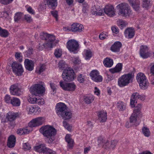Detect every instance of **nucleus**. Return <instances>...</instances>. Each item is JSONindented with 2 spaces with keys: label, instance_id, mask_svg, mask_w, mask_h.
I'll list each match as a JSON object with an SVG mask.
<instances>
[{
  "label": "nucleus",
  "instance_id": "nucleus-8",
  "mask_svg": "<svg viewBox=\"0 0 154 154\" xmlns=\"http://www.w3.org/2000/svg\"><path fill=\"white\" fill-rule=\"evenodd\" d=\"M90 76L91 79L97 82H101L103 79L102 76L100 75V73L97 70H93L90 73Z\"/></svg>",
  "mask_w": 154,
  "mask_h": 154
},
{
  "label": "nucleus",
  "instance_id": "nucleus-6",
  "mask_svg": "<svg viewBox=\"0 0 154 154\" xmlns=\"http://www.w3.org/2000/svg\"><path fill=\"white\" fill-rule=\"evenodd\" d=\"M133 79L132 75L130 73L123 75L118 79V85L120 87L127 86L132 82Z\"/></svg>",
  "mask_w": 154,
  "mask_h": 154
},
{
  "label": "nucleus",
  "instance_id": "nucleus-12",
  "mask_svg": "<svg viewBox=\"0 0 154 154\" xmlns=\"http://www.w3.org/2000/svg\"><path fill=\"white\" fill-rule=\"evenodd\" d=\"M98 142L99 143L98 145L102 144L103 147L106 149L107 148H109L110 146H111V147H112V145L115 146L114 144L116 143V141L113 140L112 141L111 144L110 146L109 145L110 143L107 140H104L102 137H100L98 139Z\"/></svg>",
  "mask_w": 154,
  "mask_h": 154
},
{
  "label": "nucleus",
  "instance_id": "nucleus-1",
  "mask_svg": "<svg viewBox=\"0 0 154 154\" xmlns=\"http://www.w3.org/2000/svg\"><path fill=\"white\" fill-rule=\"evenodd\" d=\"M39 131L46 137V140L49 143H52L55 140L57 131L53 127L48 125L42 126L40 128Z\"/></svg>",
  "mask_w": 154,
  "mask_h": 154
},
{
  "label": "nucleus",
  "instance_id": "nucleus-9",
  "mask_svg": "<svg viewBox=\"0 0 154 154\" xmlns=\"http://www.w3.org/2000/svg\"><path fill=\"white\" fill-rule=\"evenodd\" d=\"M45 121V118L43 117H39L32 119L29 122V125L35 127L42 125Z\"/></svg>",
  "mask_w": 154,
  "mask_h": 154
},
{
  "label": "nucleus",
  "instance_id": "nucleus-17",
  "mask_svg": "<svg viewBox=\"0 0 154 154\" xmlns=\"http://www.w3.org/2000/svg\"><path fill=\"white\" fill-rule=\"evenodd\" d=\"M122 44L119 41L115 42L110 48V49L113 52L118 53L120 51Z\"/></svg>",
  "mask_w": 154,
  "mask_h": 154
},
{
  "label": "nucleus",
  "instance_id": "nucleus-47",
  "mask_svg": "<svg viewBox=\"0 0 154 154\" xmlns=\"http://www.w3.org/2000/svg\"><path fill=\"white\" fill-rule=\"evenodd\" d=\"M9 33L6 29H3L0 27V35L5 37L8 36Z\"/></svg>",
  "mask_w": 154,
  "mask_h": 154
},
{
  "label": "nucleus",
  "instance_id": "nucleus-45",
  "mask_svg": "<svg viewBox=\"0 0 154 154\" xmlns=\"http://www.w3.org/2000/svg\"><path fill=\"white\" fill-rule=\"evenodd\" d=\"M142 6L143 8L147 9L150 6L151 4L149 0H142Z\"/></svg>",
  "mask_w": 154,
  "mask_h": 154
},
{
  "label": "nucleus",
  "instance_id": "nucleus-58",
  "mask_svg": "<svg viewBox=\"0 0 154 154\" xmlns=\"http://www.w3.org/2000/svg\"><path fill=\"white\" fill-rule=\"evenodd\" d=\"M41 111V109L38 106H35L34 107L33 113L34 114H38Z\"/></svg>",
  "mask_w": 154,
  "mask_h": 154
},
{
  "label": "nucleus",
  "instance_id": "nucleus-14",
  "mask_svg": "<svg viewBox=\"0 0 154 154\" xmlns=\"http://www.w3.org/2000/svg\"><path fill=\"white\" fill-rule=\"evenodd\" d=\"M10 92L13 95L19 96L21 94V89L18 87L17 84H14L11 86L10 88Z\"/></svg>",
  "mask_w": 154,
  "mask_h": 154
},
{
  "label": "nucleus",
  "instance_id": "nucleus-40",
  "mask_svg": "<svg viewBox=\"0 0 154 154\" xmlns=\"http://www.w3.org/2000/svg\"><path fill=\"white\" fill-rule=\"evenodd\" d=\"M117 23L118 26L122 29L125 27L128 24V23L126 21L120 19L117 20Z\"/></svg>",
  "mask_w": 154,
  "mask_h": 154
},
{
  "label": "nucleus",
  "instance_id": "nucleus-37",
  "mask_svg": "<svg viewBox=\"0 0 154 154\" xmlns=\"http://www.w3.org/2000/svg\"><path fill=\"white\" fill-rule=\"evenodd\" d=\"M150 69V71L151 75L149 79L151 84L153 85L154 84V63H152Z\"/></svg>",
  "mask_w": 154,
  "mask_h": 154
},
{
  "label": "nucleus",
  "instance_id": "nucleus-18",
  "mask_svg": "<svg viewBox=\"0 0 154 154\" xmlns=\"http://www.w3.org/2000/svg\"><path fill=\"white\" fill-rule=\"evenodd\" d=\"M142 116L140 115H138L137 114L133 113L130 118V123L131 125H138L139 123L138 122V120Z\"/></svg>",
  "mask_w": 154,
  "mask_h": 154
},
{
  "label": "nucleus",
  "instance_id": "nucleus-36",
  "mask_svg": "<svg viewBox=\"0 0 154 154\" xmlns=\"http://www.w3.org/2000/svg\"><path fill=\"white\" fill-rule=\"evenodd\" d=\"M117 106L119 111H123L125 109L126 104L123 102L119 101L117 103Z\"/></svg>",
  "mask_w": 154,
  "mask_h": 154
},
{
  "label": "nucleus",
  "instance_id": "nucleus-39",
  "mask_svg": "<svg viewBox=\"0 0 154 154\" xmlns=\"http://www.w3.org/2000/svg\"><path fill=\"white\" fill-rule=\"evenodd\" d=\"M142 106V104H138L135 107V109L134 110L133 113L136 114L138 115H140L142 116V114L141 112Z\"/></svg>",
  "mask_w": 154,
  "mask_h": 154
},
{
  "label": "nucleus",
  "instance_id": "nucleus-15",
  "mask_svg": "<svg viewBox=\"0 0 154 154\" xmlns=\"http://www.w3.org/2000/svg\"><path fill=\"white\" fill-rule=\"evenodd\" d=\"M47 41L46 42L45 44L42 45V44L41 45V48L40 46H39V48H38L39 50H42L43 48L46 47L50 48H52L54 46H55L57 43V42L55 41V38L53 40L51 39H48L46 40Z\"/></svg>",
  "mask_w": 154,
  "mask_h": 154
},
{
  "label": "nucleus",
  "instance_id": "nucleus-21",
  "mask_svg": "<svg viewBox=\"0 0 154 154\" xmlns=\"http://www.w3.org/2000/svg\"><path fill=\"white\" fill-rule=\"evenodd\" d=\"M125 37L128 38H132L134 35L135 31L132 28H128L125 29Z\"/></svg>",
  "mask_w": 154,
  "mask_h": 154
},
{
  "label": "nucleus",
  "instance_id": "nucleus-57",
  "mask_svg": "<svg viewBox=\"0 0 154 154\" xmlns=\"http://www.w3.org/2000/svg\"><path fill=\"white\" fill-rule=\"evenodd\" d=\"M148 50L149 48L146 45H142L140 47V52H141V53L142 54H143V51L146 52Z\"/></svg>",
  "mask_w": 154,
  "mask_h": 154
},
{
  "label": "nucleus",
  "instance_id": "nucleus-30",
  "mask_svg": "<svg viewBox=\"0 0 154 154\" xmlns=\"http://www.w3.org/2000/svg\"><path fill=\"white\" fill-rule=\"evenodd\" d=\"M48 149L43 144H41L34 147V149L36 151L39 153H42L44 154H45V152H46Z\"/></svg>",
  "mask_w": 154,
  "mask_h": 154
},
{
  "label": "nucleus",
  "instance_id": "nucleus-38",
  "mask_svg": "<svg viewBox=\"0 0 154 154\" xmlns=\"http://www.w3.org/2000/svg\"><path fill=\"white\" fill-rule=\"evenodd\" d=\"M142 132L146 137H149L151 135V132L149 129L146 126H144L142 128Z\"/></svg>",
  "mask_w": 154,
  "mask_h": 154
},
{
  "label": "nucleus",
  "instance_id": "nucleus-64",
  "mask_svg": "<svg viewBox=\"0 0 154 154\" xmlns=\"http://www.w3.org/2000/svg\"><path fill=\"white\" fill-rule=\"evenodd\" d=\"M45 154H56L55 151L48 148Z\"/></svg>",
  "mask_w": 154,
  "mask_h": 154
},
{
  "label": "nucleus",
  "instance_id": "nucleus-56",
  "mask_svg": "<svg viewBox=\"0 0 154 154\" xmlns=\"http://www.w3.org/2000/svg\"><path fill=\"white\" fill-rule=\"evenodd\" d=\"M93 92L94 94L99 97L100 95L101 91L97 87H95L93 89Z\"/></svg>",
  "mask_w": 154,
  "mask_h": 154
},
{
  "label": "nucleus",
  "instance_id": "nucleus-3",
  "mask_svg": "<svg viewBox=\"0 0 154 154\" xmlns=\"http://www.w3.org/2000/svg\"><path fill=\"white\" fill-rule=\"evenodd\" d=\"M116 8L118 10V14L120 16L128 18L132 14L130 7L126 3H121L118 5Z\"/></svg>",
  "mask_w": 154,
  "mask_h": 154
},
{
  "label": "nucleus",
  "instance_id": "nucleus-13",
  "mask_svg": "<svg viewBox=\"0 0 154 154\" xmlns=\"http://www.w3.org/2000/svg\"><path fill=\"white\" fill-rule=\"evenodd\" d=\"M84 28L83 26L80 23H74L72 24L68 30L74 32H81Z\"/></svg>",
  "mask_w": 154,
  "mask_h": 154
},
{
  "label": "nucleus",
  "instance_id": "nucleus-50",
  "mask_svg": "<svg viewBox=\"0 0 154 154\" xmlns=\"http://www.w3.org/2000/svg\"><path fill=\"white\" fill-rule=\"evenodd\" d=\"M54 55L57 58L60 57L62 54V51L61 49L57 48L54 51Z\"/></svg>",
  "mask_w": 154,
  "mask_h": 154
},
{
  "label": "nucleus",
  "instance_id": "nucleus-54",
  "mask_svg": "<svg viewBox=\"0 0 154 154\" xmlns=\"http://www.w3.org/2000/svg\"><path fill=\"white\" fill-rule=\"evenodd\" d=\"M72 60L73 63L76 64H79L81 63V60L78 57H72Z\"/></svg>",
  "mask_w": 154,
  "mask_h": 154
},
{
  "label": "nucleus",
  "instance_id": "nucleus-32",
  "mask_svg": "<svg viewBox=\"0 0 154 154\" xmlns=\"http://www.w3.org/2000/svg\"><path fill=\"white\" fill-rule=\"evenodd\" d=\"M139 87L142 89L145 90L147 89L149 86V83L148 79L138 83Z\"/></svg>",
  "mask_w": 154,
  "mask_h": 154
},
{
  "label": "nucleus",
  "instance_id": "nucleus-48",
  "mask_svg": "<svg viewBox=\"0 0 154 154\" xmlns=\"http://www.w3.org/2000/svg\"><path fill=\"white\" fill-rule=\"evenodd\" d=\"M74 117L72 111L70 110H68V122L70 121L72 122V121L74 122Z\"/></svg>",
  "mask_w": 154,
  "mask_h": 154
},
{
  "label": "nucleus",
  "instance_id": "nucleus-41",
  "mask_svg": "<svg viewBox=\"0 0 154 154\" xmlns=\"http://www.w3.org/2000/svg\"><path fill=\"white\" fill-rule=\"evenodd\" d=\"M46 69V66L44 64H40L38 66L36 69V72L37 73L40 74L44 71Z\"/></svg>",
  "mask_w": 154,
  "mask_h": 154
},
{
  "label": "nucleus",
  "instance_id": "nucleus-59",
  "mask_svg": "<svg viewBox=\"0 0 154 154\" xmlns=\"http://www.w3.org/2000/svg\"><path fill=\"white\" fill-rule=\"evenodd\" d=\"M22 16V14L21 13H16L14 17V20L15 21H18L21 19Z\"/></svg>",
  "mask_w": 154,
  "mask_h": 154
},
{
  "label": "nucleus",
  "instance_id": "nucleus-42",
  "mask_svg": "<svg viewBox=\"0 0 154 154\" xmlns=\"http://www.w3.org/2000/svg\"><path fill=\"white\" fill-rule=\"evenodd\" d=\"M152 53L150 51H147L146 52L143 51V54H142L141 52H140V56L143 58L146 59L150 57L152 55Z\"/></svg>",
  "mask_w": 154,
  "mask_h": 154
},
{
  "label": "nucleus",
  "instance_id": "nucleus-51",
  "mask_svg": "<svg viewBox=\"0 0 154 154\" xmlns=\"http://www.w3.org/2000/svg\"><path fill=\"white\" fill-rule=\"evenodd\" d=\"M45 103V100L43 98L40 97H38L36 104L39 105H42Z\"/></svg>",
  "mask_w": 154,
  "mask_h": 154
},
{
  "label": "nucleus",
  "instance_id": "nucleus-60",
  "mask_svg": "<svg viewBox=\"0 0 154 154\" xmlns=\"http://www.w3.org/2000/svg\"><path fill=\"white\" fill-rule=\"evenodd\" d=\"M108 36V33L106 32H103L99 35V38L100 39L103 40L107 38Z\"/></svg>",
  "mask_w": 154,
  "mask_h": 154
},
{
  "label": "nucleus",
  "instance_id": "nucleus-43",
  "mask_svg": "<svg viewBox=\"0 0 154 154\" xmlns=\"http://www.w3.org/2000/svg\"><path fill=\"white\" fill-rule=\"evenodd\" d=\"M70 136L68 134V149H72L75 144L73 140L70 138Z\"/></svg>",
  "mask_w": 154,
  "mask_h": 154
},
{
  "label": "nucleus",
  "instance_id": "nucleus-46",
  "mask_svg": "<svg viewBox=\"0 0 154 154\" xmlns=\"http://www.w3.org/2000/svg\"><path fill=\"white\" fill-rule=\"evenodd\" d=\"M33 127L29 125V122L28 126L23 128L25 134H28L31 132L33 130L32 128Z\"/></svg>",
  "mask_w": 154,
  "mask_h": 154
},
{
  "label": "nucleus",
  "instance_id": "nucleus-19",
  "mask_svg": "<svg viewBox=\"0 0 154 154\" xmlns=\"http://www.w3.org/2000/svg\"><path fill=\"white\" fill-rule=\"evenodd\" d=\"M91 13L95 15H102L103 14V11L99 6H95L93 7L91 9Z\"/></svg>",
  "mask_w": 154,
  "mask_h": 154
},
{
  "label": "nucleus",
  "instance_id": "nucleus-33",
  "mask_svg": "<svg viewBox=\"0 0 154 154\" xmlns=\"http://www.w3.org/2000/svg\"><path fill=\"white\" fill-rule=\"evenodd\" d=\"M83 54L86 60L90 59L92 56V53L90 50H84Z\"/></svg>",
  "mask_w": 154,
  "mask_h": 154
},
{
  "label": "nucleus",
  "instance_id": "nucleus-11",
  "mask_svg": "<svg viewBox=\"0 0 154 154\" xmlns=\"http://www.w3.org/2000/svg\"><path fill=\"white\" fill-rule=\"evenodd\" d=\"M104 12L108 16L113 17L116 15V12L114 7L111 5H108L104 8Z\"/></svg>",
  "mask_w": 154,
  "mask_h": 154
},
{
  "label": "nucleus",
  "instance_id": "nucleus-61",
  "mask_svg": "<svg viewBox=\"0 0 154 154\" xmlns=\"http://www.w3.org/2000/svg\"><path fill=\"white\" fill-rule=\"evenodd\" d=\"M31 148L30 145L27 143L23 144V148L25 150H28Z\"/></svg>",
  "mask_w": 154,
  "mask_h": 154
},
{
  "label": "nucleus",
  "instance_id": "nucleus-53",
  "mask_svg": "<svg viewBox=\"0 0 154 154\" xmlns=\"http://www.w3.org/2000/svg\"><path fill=\"white\" fill-rule=\"evenodd\" d=\"M77 80L79 83H83L85 81V77L82 74H79L78 75Z\"/></svg>",
  "mask_w": 154,
  "mask_h": 154
},
{
  "label": "nucleus",
  "instance_id": "nucleus-52",
  "mask_svg": "<svg viewBox=\"0 0 154 154\" xmlns=\"http://www.w3.org/2000/svg\"><path fill=\"white\" fill-rule=\"evenodd\" d=\"M15 56L16 60L20 62H21L22 61L23 56L21 53L16 52Z\"/></svg>",
  "mask_w": 154,
  "mask_h": 154
},
{
  "label": "nucleus",
  "instance_id": "nucleus-63",
  "mask_svg": "<svg viewBox=\"0 0 154 154\" xmlns=\"http://www.w3.org/2000/svg\"><path fill=\"white\" fill-rule=\"evenodd\" d=\"M11 97L10 95H6L5 97V101L7 103H11Z\"/></svg>",
  "mask_w": 154,
  "mask_h": 154
},
{
  "label": "nucleus",
  "instance_id": "nucleus-5",
  "mask_svg": "<svg viewBox=\"0 0 154 154\" xmlns=\"http://www.w3.org/2000/svg\"><path fill=\"white\" fill-rule=\"evenodd\" d=\"M45 85L44 82H41L31 86L30 91L32 94L35 95H42L45 91Z\"/></svg>",
  "mask_w": 154,
  "mask_h": 154
},
{
  "label": "nucleus",
  "instance_id": "nucleus-24",
  "mask_svg": "<svg viewBox=\"0 0 154 154\" xmlns=\"http://www.w3.org/2000/svg\"><path fill=\"white\" fill-rule=\"evenodd\" d=\"M76 77L74 70L71 67L68 68V81L74 80Z\"/></svg>",
  "mask_w": 154,
  "mask_h": 154
},
{
  "label": "nucleus",
  "instance_id": "nucleus-62",
  "mask_svg": "<svg viewBox=\"0 0 154 154\" xmlns=\"http://www.w3.org/2000/svg\"><path fill=\"white\" fill-rule=\"evenodd\" d=\"M52 15L55 18L56 21L58 19V12L56 11H51Z\"/></svg>",
  "mask_w": 154,
  "mask_h": 154
},
{
  "label": "nucleus",
  "instance_id": "nucleus-29",
  "mask_svg": "<svg viewBox=\"0 0 154 154\" xmlns=\"http://www.w3.org/2000/svg\"><path fill=\"white\" fill-rule=\"evenodd\" d=\"M40 37L42 39L46 40H47L48 39L53 40L55 39V36L54 35L44 33H41Z\"/></svg>",
  "mask_w": 154,
  "mask_h": 154
},
{
  "label": "nucleus",
  "instance_id": "nucleus-25",
  "mask_svg": "<svg viewBox=\"0 0 154 154\" xmlns=\"http://www.w3.org/2000/svg\"><path fill=\"white\" fill-rule=\"evenodd\" d=\"M45 2L48 7L52 9H54L57 5V0H45Z\"/></svg>",
  "mask_w": 154,
  "mask_h": 154
},
{
  "label": "nucleus",
  "instance_id": "nucleus-10",
  "mask_svg": "<svg viewBox=\"0 0 154 154\" xmlns=\"http://www.w3.org/2000/svg\"><path fill=\"white\" fill-rule=\"evenodd\" d=\"M11 66L13 72L17 75H21L23 72L22 65L16 62L12 63Z\"/></svg>",
  "mask_w": 154,
  "mask_h": 154
},
{
  "label": "nucleus",
  "instance_id": "nucleus-16",
  "mask_svg": "<svg viewBox=\"0 0 154 154\" xmlns=\"http://www.w3.org/2000/svg\"><path fill=\"white\" fill-rule=\"evenodd\" d=\"M98 120L100 122H105L107 119V113L106 111L102 110L98 111L97 113Z\"/></svg>",
  "mask_w": 154,
  "mask_h": 154
},
{
  "label": "nucleus",
  "instance_id": "nucleus-7",
  "mask_svg": "<svg viewBox=\"0 0 154 154\" xmlns=\"http://www.w3.org/2000/svg\"><path fill=\"white\" fill-rule=\"evenodd\" d=\"M78 42L74 39H71L68 41V49L70 52L76 53L79 48Z\"/></svg>",
  "mask_w": 154,
  "mask_h": 154
},
{
  "label": "nucleus",
  "instance_id": "nucleus-34",
  "mask_svg": "<svg viewBox=\"0 0 154 154\" xmlns=\"http://www.w3.org/2000/svg\"><path fill=\"white\" fill-rule=\"evenodd\" d=\"M136 79L138 83L147 79L146 77L143 73L139 72L136 76Z\"/></svg>",
  "mask_w": 154,
  "mask_h": 154
},
{
  "label": "nucleus",
  "instance_id": "nucleus-23",
  "mask_svg": "<svg viewBox=\"0 0 154 154\" xmlns=\"http://www.w3.org/2000/svg\"><path fill=\"white\" fill-rule=\"evenodd\" d=\"M122 64L119 63L117 64L115 67L109 69V71L112 74L119 73L121 72L122 69Z\"/></svg>",
  "mask_w": 154,
  "mask_h": 154
},
{
  "label": "nucleus",
  "instance_id": "nucleus-4",
  "mask_svg": "<svg viewBox=\"0 0 154 154\" xmlns=\"http://www.w3.org/2000/svg\"><path fill=\"white\" fill-rule=\"evenodd\" d=\"M67 65L65 63L63 60L60 61L58 63V67L60 69H64L62 74V77L64 81H60V85L62 89L64 90H67V83L66 79H67V70L64 69L67 68Z\"/></svg>",
  "mask_w": 154,
  "mask_h": 154
},
{
  "label": "nucleus",
  "instance_id": "nucleus-2",
  "mask_svg": "<svg viewBox=\"0 0 154 154\" xmlns=\"http://www.w3.org/2000/svg\"><path fill=\"white\" fill-rule=\"evenodd\" d=\"M55 109L57 115L64 120L63 122V126L67 129V111L66 105L62 102L57 103L56 104Z\"/></svg>",
  "mask_w": 154,
  "mask_h": 154
},
{
  "label": "nucleus",
  "instance_id": "nucleus-20",
  "mask_svg": "<svg viewBox=\"0 0 154 154\" xmlns=\"http://www.w3.org/2000/svg\"><path fill=\"white\" fill-rule=\"evenodd\" d=\"M24 65L26 69L29 71H32L34 69V63L28 59H26L25 60Z\"/></svg>",
  "mask_w": 154,
  "mask_h": 154
},
{
  "label": "nucleus",
  "instance_id": "nucleus-35",
  "mask_svg": "<svg viewBox=\"0 0 154 154\" xmlns=\"http://www.w3.org/2000/svg\"><path fill=\"white\" fill-rule=\"evenodd\" d=\"M11 103L14 106H18L20 105L21 101L18 98L13 97L11 98Z\"/></svg>",
  "mask_w": 154,
  "mask_h": 154
},
{
  "label": "nucleus",
  "instance_id": "nucleus-49",
  "mask_svg": "<svg viewBox=\"0 0 154 154\" xmlns=\"http://www.w3.org/2000/svg\"><path fill=\"white\" fill-rule=\"evenodd\" d=\"M76 88V85L73 82L68 83V91H74Z\"/></svg>",
  "mask_w": 154,
  "mask_h": 154
},
{
  "label": "nucleus",
  "instance_id": "nucleus-31",
  "mask_svg": "<svg viewBox=\"0 0 154 154\" xmlns=\"http://www.w3.org/2000/svg\"><path fill=\"white\" fill-rule=\"evenodd\" d=\"M103 63L105 66L107 67H110L113 65V60L112 59L106 57L104 60Z\"/></svg>",
  "mask_w": 154,
  "mask_h": 154
},
{
  "label": "nucleus",
  "instance_id": "nucleus-28",
  "mask_svg": "<svg viewBox=\"0 0 154 154\" xmlns=\"http://www.w3.org/2000/svg\"><path fill=\"white\" fill-rule=\"evenodd\" d=\"M16 141V138L13 135L10 136L8 138L7 145L9 148H12L14 146Z\"/></svg>",
  "mask_w": 154,
  "mask_h": 154
},
{
  "label": "nucleus",
  "instance_id": "nucleus-44",
  "mask_svg": "<svg viewBox=\"0 0 154 154\" xmlns=\"http://www.w3.org/2000/svg\"><path fill=\"white\" fill-rule=\"evenodd\" d=\"M29 97L28 99V101L31 104H35L37 100V96L33 94Z\"/></svg>",
  "mask_w": 154,
  "mask_h": 154
},
{
  "label": "nucleus",
  "instance_id": "nucleus-22",
  "mask_svg": "<svg viewBox=\"0 0 154 154\" xmlns=\"http://www.w3.org/2000/svg\"><path fill=\"white\" fill-rule=\"evenodd\" d=\"M128 1L135 11L139 10L140 2L139 0H128Z\"/></svg>",
  "mask_w": 154,
  "mask_h": 154
},
{
  "label": "nucleus",
  "instance_id": "nucleus-26",
  "mask_svg": "<svg viewBox=\"0 0 154 154\" xmlns=\"http://www.w3.org/2000/svg\"><path fill=\"white\" fill-rule=\"evenodd\" d=\"M18 116L17 113L9 112L6 115V118L9 121H13L15 120Z\"/></svg>",
  "mask_w": 154,
  "mask_h": 154
},
{
  "label": "nucleus",
  "instance_id": "nucleus-27",
  "mask_svg": "<svg viewBox=\"0 0 154 154\" xmlns=\"http://www.w3.org/2000/svg\"><path fill=\"white\" fill-rule=\"evenodd\" d=\"M95 97L92 94L88 95L84 97V101L87 104H90L94 100Z\"/></svg>",
  "mask_w": 154,
  "mask_h": 154
},
{
  "label": "nucleus",
  "instance_id": "nucleus-55",
  "mask_svg": "<svg viewBox=\"0 0 154 154\" xmlns=\"http://www.w3.org/2000/svg\"><path fill=\"white\" fill-rule=\"evenodd\" d=\"M34 106L31 105L27 106L26 110L29 114H32L33 113V110Z\"/></svg>",
  "mask_w": 154,
  "mask_h": 154
}]
</instances>
